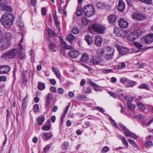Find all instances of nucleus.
<instances>
[{
	"mask_svg": "<svg viewBox=\"0 0 153 153\" xmlns=\"http://www.w3.org/2000/svg\"><path fill=\"white\" fill-rule=\"evenodd\" d=\"M126 131L124 132V134L126 136H130L131 132L129 131L128 129H127V131Z\"/></svg>",
	"mask_w": 153,
	"mask_h": 153,
	"instance_id": "obj_60",
	"label": "nucleus"
},
{
	"mask_svg": "<svg viewBox=\"0 0 153 153\" xmlns=\"http://www.w3.org/2000/svg\"><path fill=\"white\" fill-rule=\"evenodd\" d=\"M27 82V79L24 73L22 74V82L23 84L26 85Z\"/></svg>",
	"mask_w": 153,
	"mask_h": 153,
	"instance_id": "obj_39",
	"label": "nucleus"
},
{
	"mask_svg": "<svg viewBox=\"0 0 153 153\" xmlns=\"http://www.w3.org/2000/svg\"><path fill=\"white\" fill-rule=\"evenodd\" d=\"M96 6L99 9H104L106 7V5L103 2H98Z\"/></svg>",
	"mask_w": 153,
	"mask_h": 153,
	"instance_id": "obj_29",
	"label": "nucleus"
},
{
	"mask_svg": "<svg viewBox=\"0 0 153 153\" xmlns=\"http://www.w3.org/2000/svg\"><path fill=\"white\" fill-rule=\"evenodd\" d=\"M107 53H108L111 55H114V49L110 47H107L106 49Z\"/></svg>",
	"mask_w": 153,
	"mask_h": 153,
	"instance_id": "obj_33",
	"label": "nucleus"
},
{
	"mask_svg": "<svg viewBox=\"0 0 153 153\" xmlns=\"http://www.w3.org/2000/svg\"><path fill=\"white\" fill-rule=\"evenodd\" d=\"M52 134L51 133H45L43 136V138L45 140H48L52 137Z\"/></svg>",
	"mask_w": 153,
	"mask_h": 153,
	"instance_id": "obj_37",
	"label": "nucleus"
},
{
	"mask_svg": "<svg viewBox=\"0 0 153 153\" xmlns=\"http://www.w3.org/2000/svg\"><path fill=\"white\" fill-rule=\"evenodd\" d=\"M138 88L140 89H145L148 90L149 89V87L145 84H142L139 86Z\"/></svg>",
	"mask_w": 153,
	"mask_h": 153,
	"instance_id": "obj_38",
	"label": "nucleus"
},
{
	"mask_svg": "<svg viewBox=\"0 0 153 153\" xmlns=\"http://www.w3.org/2000/svg\"><path fill=\"white\" fill-rule=\"evenodd\" d=\"M141 41L143 43L150 44L153 42V33H150L145 37H143L141 39Z\"/></svg>",
	"mask_w": 153,
	"mask_h": 153,
	"instance_id": "obj_5",
	"label": "nucleus"
},
{
	"mask_svg": "<svg viewBox=\"0 0 153 153\" xmlns=\"http://www.w3.org/2000/svg\"><path fill=\"white\" fill-rule=\"evenodd\" d=\"M109 149V148L107 146H105L103 147L101 151L102 153H105L108 152Z\"/></svg>",
	"mask_w": 153,
	"mask_h": 153,
	"instance_id": "obj_54",
	"label": "nucleus"
},
{
	"mask_svg": "<svg viewBox=\"0 0 153 153\" xmlns=\"http://www.w3.org/2000/svg\"><path fill=\"white\" fill-rule=\"evenodd\" d=\"M7 3V2L6 0H0V9L2 8Z\"/></svg>",
	"mask_w": 153,
	"mask_h": 153,
	"instance_id": "obj_45",
	"label": "nucleus"
},
{
	"mask_svg": "<svg viewBox=\"0 0 153 153\" xmlns=\"http://www.w3.org/2000/svg\"><path fill=\"white\" fill-rule=\"evenodd\" d=\"M29 55L31 56L32 58H34V54L33 51L31 50L29 52Z\"/></svg>",
	"mask_w": 153,
	"mask_h": 153,
	"instance_id": "obj_64",
	"label": "nucleus"
},
{
	"mask_svg": "<svg viewBox=\"0 0 153 153\" xmlns=\"http://www.w3.org/2000/svg\"><path fill=\"white\" fill-rule=\"evenodd\" d=\"M69 56L72 58H76L79 55V52L77 50H72L68 53Z\"/></svg>",
	"mask_w": 153,
	"mask_h": 153,
	"instance_id": "obj_15",
	"label": "nucleus"
},
{
	"mask_svg": "<svg viewBox=\"0 0 153 153\" xmlns=\"http://www.w3.org/2000/svg\"><path fill=\"white\" fill-rule=\"evenodd\" d=\"M107 19L108 22L111 24L114 23L116 20V16L114 15H111L109 16Z\"/></svg>",
	"mask_w": 153,
	"mask_h": 153,
	"instance_id": "obj_21",
	"label": "nucleus"
},
{
	"mask_svg": "<svg viewBox=\"0 0 153 153\" xmlns=\"http://www.w3.org/2000/svg\"><path fill=\"white\" fill-rule=\"evenodd\" d=\"M101 61V59L97 56H93L90 60V62L94 65L98 64Z\"/></svg>",
	"mask_w": 153,
	"mask_h": 153,
	"instance_id": "obj_14",
	"label": "nucleus"
},
{
	"mask_svg": "<svg viewBox=\"0 0 153 153\" xmlns=\"http://www.w3.org/2000/svg\"><path fill=\"white\" fill-rule=\"evenodd\" d=\"M97 53L99 54L100 56H102L104 53L105 51L104 48H100L97 50Z\"/></svg>",
	"mask_w": 153,
	"mask_h": 153,
	"instance_id": "obj_40",
	"label": "nucleus"
},
{
	"mask_svg": "<svg viewBox=\"0 0 153 153\" xmlns=\"http://www.w3.org/2000/svg\"><path fill=\"white\" fill-rule=\"evenodd\" d=\"M27 106V102H22V111H21V114L24 113L25 112Z\"/></svg>",
	"mask_w": 153,
	"mask_h": 153,
	"instance_id": "obj_36",
	"label": "nucleus"
},
{
	"mask_svg": "<svg viewBox=\"0 0 153 153\" xmlns=\"http://www.w3.org/2000/svg\"><path fill=\"white\" fill-rule=\"evenodd\" d=\"M38 88L39 90L41 91L44 90L45 88V84L44 83L42 82H38Z\"/></svg>",
	"mask_w": 153,
	"mask_h": 153,
	"instance_id": "obj_35",
	"label": "nucleus"
},
{
	"mask_svg": "<svg viewBox=\"0 0 153 153\" xmlns=\"http://www.w3.org/2000/svg\"><path fill=\"white\" fill-rule=\"evenodd\" d=\"M12 36L11 33L9 32H6L4 35V39H6L9 42H10L12 39Z\"/></svg>",
	"mask_w": 153,
	"mask_h": 153,
	"instance_id": "obj_23",
	"label": "nucleus"
},
{
	"mask_svg": "<svg viewBox=\"0 0 153 153\" xmlns=\"http://www.w3.org/2000/svg\"><path fill=\"white\" fill-rule=\"evenodd\" d=\"M109 120L110 122L113 124V126L115 127H116L117 126V125L115 122L114 120L111 117H109Z\"/></svg>",
	"mask_w": 153,
	"mask_h": 153,
	"instance_id": "obj_55",
	"label": "nucleus"
},
{
	"mask_svg": "<svg viewBox=\"0 0 153 153\" xmlns=\"http://www.w3.org/2000/svg\"><path fill=\"white\" fill-rule=\"evenodd\" d=\"M10 45V42L3 38L1 39L0 41V49L1 50L6 49L9 47Z\"/></svg>",
	"mask_w": 153,
	"mask_h": 153,
	"instance_id": "obj_6",
	"label": "nucleus"
},
{
	"mask_svg": "<svg viewBox=\"0 0 153 153\" xmlns=\"http://www.w3.org/2000/svg\"><path fill=\"white\" fill-rule=\"evenodd\" d=\"M91 27L93 30L98 33H103L105 30L104 27L98 23L93 24Z\"/></svg>",
	"mask_w": 153,
	"mask_h": 153,
	"instance_id": "obj_4",
	"label": "nucleus"
},
{
	"mask_svg": "<svg viewBox=\"0 0 153 153\" xmlns=\"http://www.w3.org/2000/svg\"><path fill=\"white\" fill-rule=\"evenodd\" d=\"M121 65H120L118 66L117 69L118 70H121L124 68L126 67V64L124 62H121Z\"/></svg>",
	"mask_w": 153,
	"mask_h": 153,
	"instance_id": "obj_48",
	"label": "nucleus"
},
{
	"mask_svg": "<svg viewBox=\"0 0 153 153\" xmlns=\"http://www.w3.org/2000/svg\"><path fill=\"white\" fill-rule=\"evenodd\" d=\"M46 123L48 125H44L42 127V130L45 131H48L50 129V125H51V122L49 120H48Z\"/></svg>",
	"mask_w": 153,
	"mask_h": 153,
	"instance_id": "obj_25",
	"label": "nucleus"
},
{
	"mask_svg": "<svg viewBox=\"0 0 153 153\" xmlns=\"http://www.w3.org/2000/svg\"><path fill=\"white\" fill-rule=\"evenodd\" d=\"M130 137H131L133 138L134 139H137L139 137L134 134L131 132Z\"/></svg>",
	"mask_w": 153,
	"mask_h": 153,
	"instance_id": "obj_57",
	"label": "nucleus"
},
{
	"mask_svg": "<svg viewBox=\"0 0 153 153\" xmlns=\"http://www.w3.org/2000/svg\"><path fill=\"white\" fill-rule=\"evenodd\" d=\"M87 98L84 95H79L78 97L79 100H83L84 101L86 100Z\"/></svg>",
	"mask_w": 153,
	"mask_h": 153,
	"instance_id": "obj_49",
	"label": "nucleus"
},
{
	"mask_svg": "<svg viewBox=\"0 0 153 153\" xmlns=\"http://www.w3.org/2000/svg\"><path fill=\"white\" fill-rule=\"evenodd\" d=\"M132 18L136 20L142 21L146 18V16L141 13H134L132 15Z\"/></svg>",
	"mask_w": 153,
	"mask_h": 153,
	"instance_id": "obj_8",
	"label": "nucleus"
},
{
	"mask_svg": "<svg viewBox=\"0 0 153 153\" xmlns=\"http://www.w3.org/2000/svg\"><path fill=\"white\" fill-rule=\"evenodd\" d=\"M139 35L137 32H134L130 33L128 36V40L130 41H134L137 39Z\"/></svg>",
	"mask_w": 153,
	"mask_h": 153,
	"instance_id": "obj_11",
	"label": "nucleus"
},
{
	"mask_svg": "<svg viewBox=\"0 0 153 153\" xmlns=\"http://www.w3.org/2000/svg\"><path fill=\"white\" fill-rule=\"evenodd\" d=\"M102 43V39L100 35L96 36L95 38V44L98 46H100Z\"/></svg>",
	"mask_w": 153,
	"mask_h": 153,
	"instance_id": "obj_17",
	"label": "nucleus"
},
{
	"mask_svg": "<svg viewBox=\"0 0 153 153\" xmlns=\"http://www.w3.org/2000/svg\"><path fill=\"white\" fill-rule=\"evenodd\" d=\"M93 38L89 35H86L85 36V40L88 45H91L93 43Z\"/></svg>",
	"mask_w": 153,
	"mask_h": 153,
	"instance_id": "obj_20",
	"label": "nucleus"
},
{
	"mask_svg": "<svg viewBox=\"0 0 153 153\" xmlns=\"http://www.w3.org/2000/svg\"><path fill=\"white\" fill-rule=\"evenodd\" d=\"M102 71L104 73H108L112 72V70L111 69H103L102 70Z\"/></svg>",
	"mask_w": 153,
	"mask_h": 153,
	"instance_id": "obj_62",
	"label": "nucleus"
},
{
	"mask_svg": "<svg viewBox=\"0 0 153 153\" xmlns=\"http://www.w3.org/2000/svg\"><path fill=\"white\" fill-rule=\"evenodd\" d=\"M7 78L5 76H0V82L2 81L5 82Z\"/></svg>",
	"mask_w": 153,
	"mask_h": 153,
	"instance_id": "obj_58",
	"label": "nucleus"
},
{
	"mask_svg": "<svg viewBox=\"0 0 153 153\" xmlns=\"http://www.w3.org/2000/svg\"><path fill=\"white\" fill-rule=\"evenodd\" d=\"M128 79L125 78H121L120 79V82L122 83H123L125 82H127V81H128Z\"/></svg>",
	"mask_w": 153,
	"mask_h": 153,
	"instance_id": "obj_56",
	"label": "nucleus"
},
{
	"mask_svg": "<svg viewBox=\"0 0 153 153\" xmlns=\"http://www.w3.org/2000/svg\"><path fill=\"white\" fill-rule=\"evenodd\" d=\"M121 138L122 141L123 143L125 145L126 148H127L128 146V143L126 139L124 137H121Z\"/></svg>",
	"mask_w": 153,
	"mask_h": 153,
	"instance_id": "obj_44",
	"label": "nucleus"
},
{
	"mask_svg": "<svg viewBox=\"0 0 153 153\" xmlns=\"http://www.w3.org/2000/svg\"><path fill=\"white\" fill-rule=\"evenodd\" d=\"M48 36L50 37H52L56 36L55 32H54L53 30L50 28H49L48 29Z\"/></svg>",
	"mask_w": 153,
	"mask_h": 153,
	"instance_id": "obj_31",
	"label": "nucleus"
},
{
	"mask_svg": "<svg viewBox=\"0 0 153 153\" xmlns=\"http://www.w3.org/2000/svg\"><path fill=\"white\" fill-rule=\"evenodd\" d=\"M34 111L35 112H37L39 111V105L38 104H36L34 105Z\"/></svg>",
	"mask_w": 153,
	"mask_h": 153,
	"instance_id": "obj_52",
	"label": "nucleus"
},
{
	"mask_svg": "<svg viewBox=\"0 0 153 153\" xmlns=\"http://www.w3.org/2000/svg\"><path fill=\"white\" fill-rule=\"evenodd\" d=\"M1 9L8 12H12V9L11 6L5 5Z\"/></svg>",
	"mask_w": 153,
	"mask_h": 153,
	"instance_id": "obj_30",
	"label": "nucleus"
},
{
	"mask_svg": "<svg viewBox=\"0 0 153 153\" xmlns=\"http://www.w3.org/2000/svg\"><path fill=\"white\" fill-rule=\"evenodd\" d=\"M82 24L84 25H86L88 24V20L86 18H83L82 19Z\"/></svg>",
	"mask_w": 153,
	"mask_h": 153,
	"instance_id": "obj_50",
	"label": "nucleus"
},
{
	"mask_svg": "<svg viewBox=\"0 0 153 153\" xmlns=\"http://www.w3.org/2000/svg\"><path fill=\"white\" fill-rule=\"evenodd\" d=\"M117 50L119 52L120 55L121 56L126 55L129 51L128 48L121 45L118 46Z\"/></svg>",
	"mask_w": 153,
	"mask_h": 153,
	"instance_id": "obj_9",
	"label": "nucleus"
},
{
	"mask_svg": "<svg viewBox=\"0 0 153 153\" xmlns=\"http://www.w3.org/2000/svg\"><path fill=\"white\" fill-rule=\"evenodd\" d=\"M134 44L138 48H141L143 47L142 45L137 42H134Z\"/></svg>",
	"mask_w": 153,
	"mask_h": 153,
	"instance_id": "obj_53",
	"label": "nucleus"
},
{
	"mask_svg": "<svg viewBox=\"0 0 153 153\" xmlns=\"http://www.w3.org/2000/svg\"><path fill=\"white\" fill-rule=\"evenodd\" d=\"M89 59V57L88 55L85 53L83 54L80 59V60L82 62H85Z\"/></svg>",
	"mask_w": 153,
	"mask_h": 153,
	"instance_id": "obj_34",
	"label": "nucleus"
},
{
	"mask_svg": "<svg viewBox=\"0 0 153 153\" xmlns=\"http://www.w3.org/2000/svg\"><path fill=\"white\" fill-rule=\"evenodd\" d=\"M145 145L146 147H150L153 145L152 143L150 140H147L145 142Z\"/></svg>",
	"mask_w": 153,
	"mask_h": 153,
	"instance_id": "obj_41",
	"label": "nucleus"
},
{
	"mask_svg": "<svg viewBox=\"0 0 153 153\" xmlns=\"http://www.w3.org/2000/svg\"><path fill=\"white\" fill-rule=\"evenodd\" d=\"M23 36H22V38L20 42V43L18 44V46H19L18 50L19 51L17 53L18 54L19 58L20 59H23L25 57V54L22 52V50L23 49V48L21 44V43L23 41Z\"/></svg>",
	"mask_w": 153,
	"mask_h": 153,
	"instance_id": "obj_7",
	"label": "nucleus"
},
{
	"mask_svg": "<svg viewBox=\"0 0 153 153\" xmlns=\"http://www.w3.org/2000/svg\"><path fill=\"white\" fill-rule=\"evenodd\" d=\"M61 46L63 48L66 49L71 50L73 48L72 46L68 45L62 39L60 40Z\"/></svg>",
	"mask_w": 153,
	"mask_h": 153,
	"instance_id": "obj_18",
	"label": "nucleus"
},
{
	"mask_svg": "<svg viewBox=\"0 0 153 153\" xmlns=\"http://www.w3.org/2000/svg\"><path fill=\"white\" fill-rule=\"evenodd\" d=\"M18 51L16 49H11L3 54L1 58L3 59H13L16 56Z\"/></svg>",
	"mask_w": 153,
	"mask_h": 153,
	"instance_id": "obj_2",
	"label": "nucleus"
},
{
	"mask_svg": "<svg viewBox=\"0 0 153 153\" xmlns=\"http://www.w3.org/2000/svg\"><path fill=\"white\" fill-rule=\"evenodd\" d=\"M91 91V88L90 87H87L85 90V92L86 93H90Z\"/></svg>",
	"mask_w": 153,
	"mask_h": 153,
	"instance_id": "obj_59",
	"label": "nucleus"
},
{
	"mask_svg": "<svg viewBox=\"0 0 153 153\" xmlns=\"http://www.w3.org/2000/svg\"><path fill=\"white\" fill-rule=\"evenodd\" d=\"M82 10L86 16L90 17L93 16L95 13V10L93 6L91 5H87L84 6Z\"/></svg>",
	"mask_w": 153,
	"mask_h": 153,
	"instance_id": "obj_3",
	"label": "nucleus"
},
{
	"mask_svg": "<svg viewBox=\"0 0 153 153\" xmlns=\"http://www.w3.org/2000/svg\"><path fill=\"white\" fill-rule=\"evenodd\" d=\"M128 140L129 143L131 144L133 146L134 148L137 147L136 143H135V141L133 140L128 139Z\"/></svg>",
	"mask_w": 153,
	"mask_h": 153,
	"instance_id": "obj_43",
	"label": "nucleus"
},
{
	"mask_svg": "<svg viewBox=\"0 0 153 153\" xmlns=\"http://www.w3.org/2000/svg\"><path fill=\"white\" fill-rule=\"evenodd\" d=\"M113 55L108 53H106L105 56V58L107 60H110L113 57Z\"/></svg>",
	"mask_w": 153,
	"mask_h": 153,
	"instance_id": "obj_47",
	"label": "nucleus"
},
{
	"mask_svg": "<svg viewBox=\"0 0 153 153\" xmlns=\"http://www.w3.org/2000/svg\"><path fill=\"white\" fill-rule=\"evenodd\" d=\"M50 82L51 84L53 85H55L56 83V80L54 79H50Z\"/></svg>",
	"mask_w": 153,
	"mask_h": 153,
	"instance_id": "obj_63",
	"label": "nucleus"
},
{
	"mask_svg": "<svg viewBox=\"0 0 153 153\" xmlns=\"http://www.w3.org/2000/svg\"><path fill=\"white\" fill-rule=\"evenodd\" d=\"M48 45L49 49L53 52H55L56 46L55 44L52 42H50Z\"/></svg>",
	"mask_w": 153,
	"mask_h": 153,
	"instance_id": "obj_24",
	"label": "nucleus"
},
{
	"mask_svg": "<svg viewBox=\"0 0 153 153\" xmlns=\"http://www.w3.org/2000/svg\"><path fill=\"white\" fill-rule=\"evenodd\" d=\"M125 7V4L122 0H119V3L117 6V9L119 11H123L124 10Z\"/></svg>",
	"mask_w": 153,
	"mask_h": 153,
	"instance_id": "obj_16",
	"label": "nucleus"
},
{
	"mask_svg": "<svg viewBox=\"0 0 153 153\" xmlns=\"http://www.w3.org/2000/svg\"><path fill=\"white\" fill-rule=\"evenodd\" d=\"M137 105L139 106V108L141 109L142 110L144 111L145 109V108L143 104L140 102H137Z\"/></svg>",
	"mask_w": 153,
	"mask_h": 153,
	"instance_id": "obj_42",
	"label": "nucleus"
},
{
	"mask_svg": "<svg viewBox=\"0 0 153 153\" xmlns=\"http://www.w3.org/2000/svg\"><path fill=\"white\" fill-rule=\"evenodd\" d=\"M87 82L91 86L94 87V89L95 91H102L101 86L94 83L91 79L88 80Z\"/></svg>",
	"mask_w": 153,
	"mask_h": 153,
	"instance_id": "obj_12",
	"label": "nucleus"
},
{
	"mask_svg": "<svg viewBox=\"0 0 153 153\" xmlns=\"http://www.w3.org/2000/svg\"><path fill=\"white\" fill-rule=\"evenodd\" d=\"M119 26L122 28H126L128 26V22L125 21L124 19L120 18L118 21Z\"/></svg>",
	"mask_w": 153,
	"mask_h": 153,
	"instance_id": "obj_10",
	"label": "nucleus"
},
{
	"mask_svg": "<svg viewBox=\"0 0 153 153\" xmlns=\"http://www.w3.org/2000/svg\"><path fill=\"white\" fill-rule=\"evenodd\" d=\"M75 37L72 34L68 35L66 37V39L69 42L72 43L74 40Z\"/></svg>",
	"mask_w": 153,
	"mask_h": 153,
	"instance_id": "obj_26",
	"label": "nucleus"
},
{
	"mask_svg": "<svg viewBox=\"0 0 153 153\" xmlns=\"http://www.w3.org/2000/svg\"><path fill=\"white\" fill-rule=\"evenodd\" d=\"M50 148L49 145H46L43 148L42 153H46V152L49 151Z\"/></svg>",
	"mask_w": 153,
	"mask_h": 153,
	"instance_id": "obj_46",
	"label": "nucleus"
},
{
	"mask_svg": "<svg viewBox=\"0 0 153 153\" xmlns=\"http://www.w3.org/2000/svg\"><path fill=\"white\" fill-rule=\"evenodd\" d=\"M52 97V94L49 93L47 94L45 99V106L47 107L50 103L51 99Z\"/></svg>",
	"mask_w": 153,
	"mask_h": 153,
	"instance_id": "obj_19",
	"label": "nucleus"
},
{
	"mask_svg": "<svg viewBox=\"0 0 153 153\" xmlns=\"http://www.w3.org/2000/svg\"><path fill=\"white\" fill-rule=\"evenodd\" d=\"M137 84V82L130 80L128 79V81H127L125 85L126 87H132Z\"/></svg>",
	"mask_w": 153,
	"mask_h": 153,
	"instance_id": "obj_22",
	"label": "nucleus"
},
{
	"mask_svg": "<svg viewBox=\"0 0 153 153\" xmlns=\"http://www.w3.org/2000/svg\"><path fill=\"white\" fill-rule=\"evenodd\" d=\"M10 70V68L6 65L0 66V74H4L8 73Z\"/></svg>",
	"mask_w": 153,
	"mask_h": 153,
	"instance_id": "obj_13",
	"label": "nucleus"
},
{
	"mask_svg": "<svg viewBox=\"0 0 153 153\" xmlns=\"http://www.w3.org/2000/svg\"><path fill=\"white\" fill-rule=\"evenodd\" d=\"M72 32L74 34H77L79 32V30L76 27H74L72 30Z\"/></svg>",
	"mask_w": 153,
	"mask_h": 153,
	"instance_id": "obj_51",
	"label": "nucleus"
},
{
	"mask_svg": "<svg viewBox=\"0 0 153 153\" xmlns=\"http://www.w3.org/2000/svg\"><path fill=\"white\" fill-rule=\"evenodd\" d=\"M81 5H79L78 6L77 8V11L76 12V15L78 16H80L82 14V9H81Z\"/></svg>",
	"mask_w": 153,
	"mask_h": 153,
	"instance_id": "obj_32",
	"label": "nucleus"
},
{
	"mask_svg": "<svg viewBox=\"0 0 153 153\" xmlns=\"http://www.w3.org/2000/svg\"><path fill=\"white\" fill-rule=\"evenodd\" d=\"M14 19L15 17L12 14L6 13L2 16L0 21L4 27L9 28L13 25Z\"/></svg>",
	"mask_w": 153,
	"mask_h": 153,
	"instance_id": "obj_1",
	"label": "nucleus"
},
{
	"mask_svg": "<svg viewBox=\"0 0 153 153\" xmlns=\"http://www.w3.org/2000/svg\"><path fill=\"white\" fill-rule=\"evenodd\" d=\"M45 120V117L43 116H41L38 117L37 119V123L40 125H42Z\"/></svg>",
	"mask_w": 153,
	"mask_h": 153,
	"instance_id": "obj_27",
	"label": "nucleus"
},
{
	"mask_svg": "<svg viewBox=\"0 0 153 153\" xmlns=\"http://www.w3.org/2000/svg\"><path fill=\"white\" fill-rule=\"evenodd\" d=\"M53 71L54 72L57 78H59L60 77L61 75L58 69L54 67H52Z\"/></svg>",
	"mask_w": 153,
	"mask_h": 153,
	"instance_id": "obj_28",
	"label": "nucleus"
},
{
	"mask_svg": "<svg viewBox=\"0 0 153 153\" xmlns=\"http://www.w3.org/2000/svg\"><path fill=\"white\" fill-rule=\"evenodd\" d=\"M46 10L45 7L42 8L41 10V13L42 15H45L46 14Z\"/></svg>",
	"mask_w": 153,
	"mask_h": 153,
	"instance_id": "obj_61",
	"label": "nucleus"
}]
</instances>
